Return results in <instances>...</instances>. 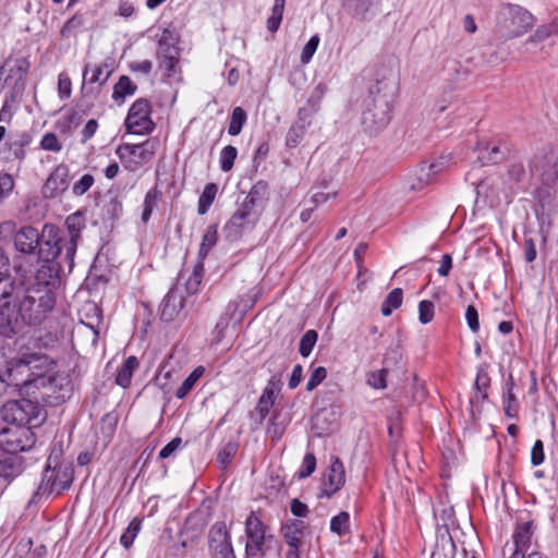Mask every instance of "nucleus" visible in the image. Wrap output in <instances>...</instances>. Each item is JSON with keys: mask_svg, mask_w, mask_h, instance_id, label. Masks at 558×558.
<instances>
[{"mask_svg": "<svg viewBox=\"0 0 558 558\" xmlns=\"http://www.w3.org/2000/svg\"><path fill=\"white\" fill-rule=\"evenodd\" d=\"M56 306V294L47 287H25L19 281L10 298L0 301V335L12 338L26 327L44 323Z\"/></svg>", "mask_w": 558, "mask_h": 558, "instance_id": "1", "label": "nucleus"}, {"mask_svg": "<svg viewBox=\"0 0 558 558\" xmlns=\"http://www.w3.org/2000/svg\"><path fill=\"white\" fill-rule=\"evenodd\" d=\"M386 88V84L377 82L369 88L368 98L365 100L362 126L369 134L383 131L391 120V97Z\"/></svg>", "mask_w": 558, "mask_h": 558, "instance_id": "2", "label": "nucleus"}, {"mask_svg": "<svg viewBox=\"0 0 558 558\" xmlns=\"http://www.w3.org/2000/svg\"><path fill=\"white\" fill-rule=\"evenodd\" d=\"M61 449H52L47 460V465L43 472L41 481L37 487L36 496H49L50 494H61L70 488L74 480V469L69 463L59 462Z\"/></svg>", "mask_w": 558, "mask_h": 558, "instance_id": "3", "label": "nucleus"}, {"mask_svg": "<svg viewBox=\"0 0 558 558\" xmlns=\"http://www.w3.org/2000/svg\"><path fill=\"white\" fill-rule=\"evenodd\" d=\"M534 23L533 14L519 4L505 3L496 13V31L510 39L526 34Z\"/></svg>", "mask_w": 558, "mask_h": 558, "instance_id": "4", "label": "nucleus"}, {"mask_svg": "<svg viewBox=\"0 0 558 558\" xmlns=\"http://www.w3.org/2000/svg\"><path fill=\"white\" fill-rule=\"evenodd\" d=\"M4 423L38 427L46 418L37 401L29 399L9 400L0 410Z\"/></svg>", "mask_w": 558, "mask_h": 558, "instance_id": "5", "label": "nucleus"}, {"mask_svg": "<svg viewBox=\"0 0 558 558\" xmlns=\"http://www.w3.org/2000/svg\"><path fill=\"white\" fill-rule=\"evenodd\" d=\"M159 146L160 141L150 137L141 144H121L117 147L116 154L126 170L135 172L153 160Z\"/></svg>", "mask_w": 558, "mask_h": 558, "instance_id": "6", "label": "nucleus"}, {"mask_svg": "<svg viewBox=\"0 0 558 558\" xmlns=\"http://www.w3.org/2000/svg\"><path fill=\"white\" fill-rule=\"evenodd\" d=\"M35 444L36 435L31 426L8 424L0 428V449L5 453L28 451Z\"/></svg>", "mask_w": 558, "mask_h": 558, "instance_id": "7", "label": "nucleus"}, {"mask_svg": "<svg viewBox=\"0 0 558 558\" xmlns=\"http://www.w3.org/2000/svg\"><path fill=\"white\" fill-rule=\"evenodd\" d=\"M244 525L246 536L245 557L254 558L258 555L264 556L266 542L271 541L274 537L269 533V527L254 511L247 515Z\"/></svg>", "mask_w": 558, "mask_h": 558, "instance_id": "8", "label": "nucleus"}, {"mask_svg": "<svg viewBox=\"0 0 558 558\" xmlns=\"http://www.w3.org/2000/svg\"><path fill=\"white\" fill-rule=\"evenodd\" d=\"M63 240L57 226L52 223L44 225L40 233V243L36 251L38 259L64 262L65 246L63 245Z\"/></svg>", "mask_w": 558, "mask_h": 558, "instance_id": "9", "label": "nucleus"}, {"mask_svg": "<svg viewBox=\"0 0 558 558\" xmlns=\"http://www.w3.org/2000/svg\"><path fill=\"white\" fill-rule=\"evenodd\" d=\"M150 113V102L145 98L136 99L130 107L125 118L124 124L126 131L136 135L150 134L155 129Z\"/></svg>", "mask_w": 558, "mask_h": 558, "instance_id": "10", "label": "nucleus"}, {"mask_svg": "<svg viewBox=\"0 0 558 558\" xmlns=\"http://www.w3.org/2000/svg\"><path fill=\"white\" fill-rule=\"evenodd\" d=\"M259 219L260 216L257 211L240 205L223 226L222 232L226 240L230 242L240 240L245 232L252 231L256 227Z\"/></svg>", "mask_w": 558, "mask_h": 558, "instance_id": "11", "label": "nucleus"}, {"mask_svg": "<svg viewBox=\"0 0 558 558\" xmlns=\"http://www.w3.org/2000/svg\"><path fill=\"white\" fill-rule=\"evenodd\" d=\"M208 548L211 558H236L231 534L225 522H216L208 532Z\"/></svg>", "mask_w": 558, "mask_h": 558, "instance_id": "12", "label": "nucleus"}, {"mask_svg": "<svg viewBox=\"0 0 558 558\" xmlns=\"http://www.w3.org/2000/svg\"><path fill=\"white\" fill-rule=\"evenodd\" d=\"M68 235L63 236V245L65 246L64 262L68 271L71 272L74 267V257L77 250V243L81 240L82 230L85 228L84 217L80 213L68 216L65 220Z\"/></svg>", "mask_w": 558, "mask_h": 558, "instance_id": "13", "label": "nucleus"}, {"mask_svg": "<svg viewBox=\"0 0 558 558\" xmlns=\"http://www.w3.org/2000/svg\"><path fill=\"white\" fill-rule=\"evenodd\" d=\"M70 185V169L65 163H59L43 185V195L45 198H56L63 194Z\"/></svg>", "mask_w": 558, "mask_h": 558, "instance_id": "14", "label": "nucleus"}, {"mask_svg": "<svg viewBox=\"0 0 558 558\" xmlns=\"http://www.w3.org/2000/svg\"><path fill=\"white\" fill-rule=\"evenodd\" d=\"M40 266L36 271V283L29 287H47L54 286L59 279L60 274L64 271V267L68 268L65 262L62 260H40Z\"/></svg>", "mask_w": 558, "mask_h": 558, "instance_id": "15", "label": "nucleus"}, {"mask_svg": "<svg viewBox=\"0 0 558 558\" xmlns=\"http://www.w3.org/2000/svg\"><path fill=\"white\" fill-rule=\"evenodd\" d=\"M281 390V379L280 376L274 375L269 378L266 387L264 388L258 402L256 404L255 411L259 416V422L262 423L269 414L270 409L275 404L276 396Z\"/></svg>", "mask_w": 558, "mask_h": 558, "instance_id": "16", "label": "nucleus"}, {"mask_svg": "<svg viewBox=\"0 0 558 558\" xmlns=\"http://www.w3.org/2000/svg\"><path fill=\"white\" fill-rule=\"evenodd\" d=\"M184 307L183 293L177 288H171L160 304V319L173 322L179 317Z\"/></svg>", "mask_w": 558, "mask_h": 558, "instance_id": "17", "label": "nucleus"}, {"mask_svg": "<svg viewBox=\"0 0 558 558\" xmlns=\"http://www.w3.org/2000/svg\"><path fill=\"white\" fill-rule=\"evenodd\" d=\"M14 247L23 254L36 253L40 243V233L34 227L26 226L19 229L13 238Z\"/></svg>", "mask_w": 558, "mask_h": 558, "instance_id": "18", "label": "nucleus"}, {"mask_svg": "<svg viewBox=\"0 0 558 558\" xmlns=\"http://www.w3.org/2000/svg\"><path fill=\"white\" fill-rule=\"evenodd\" d=\"M269 198V186L264 180L257 181L247 193L241 205L251 210L257 211L262 216L266 203Z\"/></svg>", "mask_w": 558, "mask_h": 558, "instance_id": "19", "label": "nucleus"}, {"mask_svg": "<svg viewBox=\"0 0 558 558\" xmlns=\"http://www.w3.org/2000/svg\"><path fill=\"white\" fill-rule=\"evenodd\" d=\"M345 483V471L342 461L337 457L333 459L328 474L326 475V481L324 483L325 488L323 490V496L331 497Z\"/></svg>", "mask_w": 558, "mask_h": 558, "instance_id": "20", "label": "nucleus"}, {"mask_svg": "<svg viewBox=\"0 0 558 558\" xmlns=\"http://www.w3.org/2000/svg\"><path fill=\"white\" fill-rule=\"evenodd\" d=\"M12 62L8 59L2 66H0V74H2L4 68ZM31 69V62L27 58L21 57L13 60V64L9 69V74L5 77V82L14 80V88L23 89L26 76Z\"/></svg>", "mask_w": 558, "mask_h": 558, "instance_id": "21", "label": "nucleus"}, {"mask_svg": "<svg viewBox=\"0 0 558 558\" xmlns=\"http://www.w3.org/2000/svg\"><path fill=\"white\" fill-rule=\"evenodd\" d=\"M180 41V35L173 27H165L157 39L158 49L156 58L166 54H180L178 44Z\"/></svg>", "mask_w": 558, "mask_h": 558, "instance_id": "22", "label": "nucleus"}, {"mask_svg": "<svg viewBox=\"0 0 558 558\" xmlns=\"http://www.w3.org/2000/svg\"><path fill=\"white\" fill-rule=\"evenodd\" d=\"M19 281L10 274V259L3 248L0 247V301L10 298Z\"/></svg>", "mask_w": 558, "mask_h": 558, "instance_id": "23", "label": "nucleus"}, {"mask_svg": "<svg viewBox=\"0 0 558 558\" xmlns=\"http://www.w3.org/2000/svg\"><path fill=\"white\" fill-rule=\"evenodd\" d=\"M111 73L112 70L106 62H101L94 65L86 64L83 70L82 88H84L86 84H99L100 86L106 84Z\"/></svg>", "mask_w": 558, "mask_h": 558, "instance_id": "24", "label": "nucleus"}, {"mask_svg": "<svg viewBox=\"0 0 558 558\" xmlns=\"http://www.w3.org/2000/svg\"><path fill=\"white\" fill-rule=\"evenodd\" d=\"M534 534V524L532 521L518 524L513 533L514 551L521 555H527L531 547L532 536Z\"/></svg>", "mask_w": 558, "mask_h": 558, "instance_id": "25", "label": "nucleus"}, {"mask_svg": "<svg viewBox=\"0 0 558 558\" xmlns=\"http://www.w3.org/2000/svg\"><path fill=\"white\" fill-rule=\"evenodd\" d=\"M305 529V522L299 519H290L282 525L281 532L289 547H300Z\"/></svg>", "mask_w": 558, "mask_h": 558, "instance_id": "26", "label": "nucleus"}, {"mask_svg": "<svg viewBox=\"0 0 558 558\" xmlns=\"http://www.w3.org/2000/svg\"><path fill=\"white\" fill-rule=\"evenodd\" d=\"M162 192L157 184L150 187L145 196L142 204L141 221L147 225L151 218L154 209L158 206L161 201Z\"/></svg>", "mask_w": 558, "mask_h": 558, "instance_id": "27", "label": "nucleus"}, {"mask_svg": "<svg viewBox=\"0 0 558 558\" xmlns=\"http://www.w3.org/2000/svg\"><path fill=\"white\" fill-rule=\"evenodd\" d=\"M138 359L134 355H130L118 369L116 384L122 388H129L131 386L133 373L138 368Z\"/></svg>", "mask_w": 558, "mask_h": 558, "instance_id": "28", "label": "nucleus"}, {"mask_svg": "<svg viewBox=\"0 0 558 558\" xmlns=\"http://www.w3.org/2000/svg\"><path fill=\"white\" fill-rule=\"evenodd\" d=\"M489 386H490V377H489L486 368L480 367L477 369L476 378H475L474 386H473V388L475 390V395L471 399V403H473L474 401L476 403H483L484 401H486L488 399L487 390H488Z\"/></svg>", "mask_w": 558, "mask_h": 558, "instance_id": "29", "label": "nucleus"}, {"mask_svg": "<svg viewBox=\"0 0 558 558\" xmlns=\"http://www.w3.org/2000/svg\"><path fill=\"white\" fill-rule=\"evenodd\" d=\"M32 142L33 136L29 132H21L14 140L7 143V145L14 159H17L21 163L26 157V147L29 146Z\"/></svg>", "mask_w": 558, "mask_h": 558, "instance_id": "30", "label": "nucleus"}, {"mask_svg": "<svg viewBox=\"0 0 558 558\" xmlns=\"http://www.w3.org/2000/svg\"><path fill=\"white\" fill-rule=\"evenodd\" d=\"M137 90V86L126 75L120 76L113 86L112 99L121 105L128 96H133Z\"/></svg>", "mask_w": 558, "mask_h": 558, "instance_id": "31", "label": "nucleus"}, {"mask_svg": "<svg viewBox=\"0 0 558 558\" xmlns=\"http://www.w3.org/2000/svg\"><path fill=\"white\" fill-rule=\"evenodd\" d=\"M21 473V461L16 454L0 453V477L13 478Z\"/></svg>", "mask_w": 558, "mask_h": 558, "instance_id": "32", "label": "nucleus"}, {"mask_svg": "<svg viewBox=\"0 0 558 558\" xmlns=\"http://www.w3.org/2000/svg\"><path fill=\"white\" fill-rule=\"evenodd\" d=\"M217 240H218V226L215 223V225H210L204 235H203V239H202V243L199 245V251H198V257L201 259H204L209 251L216 245L217 243Z\"/></svg>", "mask_w": 558, "mask_h": 558, "instance_id": "33", "label": "nucleus"}, {"mask_svg": "<svg viewBox=\"0 0 558 558\" xmlns=\"http://www.w3.org/2000/svg\"><path fill=\"white\" fill-rule=\"evenodd\" d=\"M217 191H218V187L215 183H208L205 185L203 193L201 194V196L198 198V204H197L198 215L203 216L209 210L211 204L215 201Z\"/></svg>", "mask_w": 558, "mask_h": 558, "instance_id": "34", "label": "nucleus"}, {"mask_svg": "<svg viewBox=\"0 0 558 558\" xmlns=\"http://www.w3.org/2000/svg\"><path fill=\"white\" fill-rule=\"evenodd\" d=\"M143 519L135 517L129 523L125 532L120 537V544L125 548L130 549L142 529Z\"/></svg>", "mask_w": 558, "mask_h": 558, "instance_id": "35", "label": "nucleus"}, {"mask_svg": "<svg viewBox=\"0 0 558 558\" xmlns=\"http://www.w3.org/2000/svg\"><path fill=\"white\" fill-rule=\"evenodd\" d=\"M205 368L203 366H197L192 371V373L183 380L181 386L175 391V397L178 399L185 398L190 391L193 389L196 381L204 375Z\"/></svg>", "mask_w": 558, "mask_h": 558, "instance_id": "36", "label": "nucleus"}, {"mask_svg": "<svg viewBox=\"0 0 558 558\" xmlns=\"http://www.w3.org/2000/svg\"><path fill=\"white\" fill-rule=\"evenodd\" d=\"M403 300V291L400 288H396L388 293L386 299L381 304L380 312L384 316L391 315L393 310H397L401 306Z\"/></svg>", "mask_w": 558, "mask_h": 558, "instance_id": "37", "label": "nucleus"}, {"mask_svg": "<svg viewBox=\"0 0 558 558\" xmlns=\"http://www.w3.org/2000/svg\"><path fill=\"white\" fill-rule=\"evenodd\" d=\"M247 114L242 107L233 108L228 126V133L236 136L241 133L243 125L246 123Z\"/></svg>", "mask_w": 558, "mask_h": 558, "instance_id": "38", "label": "nucleus"}, {"mask_svg": "<svg viewBox=\"0 0 558 558\" xmlns=\"http://www.w3.org/2000/svg\"><path fill=\"white\" fill-rule=\"evenodd\" d=\"M374 4V0H344V7L350 13L360 20H365L366 15Z\"/></svg>", "mask_w": 558, "mask_h": 558, "instance_id": "39", "label": "nucleus"}, {"mask_svg": "<svg viewBox=\"0 0 558 558\" xmlns=\"http://www.w3.org/2000/svg\"><path fill=\"white\" fill-rule=\"evenodd\" d=\"M286 0H275L271 8V14L267 20V29L270 33H276L281 24L283 17Z\"/></svg>", "mask_w": 558, "mask_h": 558, "instance_id": "40", "label": "nucleus"}, {"mask_svg": "<svg viewBox=\"0 0 558 558\" xmlns=\"http://www.w3.org/2000/svg\"><path fill=\"white\" fill-rule=\"evenodd\" d=\"M502 410L507 417L518 418L520 403L514 392L501 393Z\"/></svg>", "mask_w": 558, "mask_h": 558, "instance_id": "41", "label": "nucleus"}, {"mask_svg": "<svg viewBox=\"0 0 558 558\" xmlns=\"http://www.w3.org/2000/svg\"><path fill=\"white\" fill-rule=\"evenodd\" d=\"M350 530V514L341 511L330 520V531L339 536L345 535Z\"/></svg>", "mask_w": 558, "mask_h": 558, "instance_id": "42", "label": "nucleus"}, {"mask_svg": "<svg viewBox=\"0 0 558 558\" xmlns=\"http://www.w3.org/2000/svg\"><path fill=\"white\" fill-rule=\"evenodd\" d=\"M238 157V149L232 145L225 146L219 154V165L223 172H229Z\"/></svg>", "mask_w": 558, "mask_h": 558, "instance_id": "43", "label": "nucleus"}, {"mask_svg": "<svg viewBox=\"0 0 558 558\" xmlns=\"http://www.w3.org/2000/svg\"><path fill=\"white\" fill-rule=\"evenodd\" d=\"M180 54H166L157 57L159 69L165 71L167 77L177 73Z\"/></svg>", "mask_w": 558, "mask_h": 558, "instance_id": "44", "label": "nucleus"}, {"mask_svg": "<svg viewBox=\"0 0 558 558\" xmlns=\"http://www.w3.org/2000/svg\"><path fill=\"white\" fill-rule=\"evenodd\" d=\"M317 110L318 105L316 102H312V100H308L307 106L299 109L298 118L294 122L307 129L312 124V119Z\"/></svg>", "mask_w": 558, "mask_h": 558, "instance_id": "45", "label": "nucleus"}, {"mask_svg": "<svg viewBox=\"0 0 558 558\" xmlns=\"http://www.w3.org/2000/svg\"><path fill=\"white\" fill-rule=\"evenodd\" d=\"M318 339L317 331L310 329L307 330L300 340L299 351L303 357H307L316 344Z\"/></svg>", "mask_w": 558, "mask_h": 558, "instance_id": "46", "label": "nucleus"}, {"mask_svg": "<svg viewBox=\"0 0 558 558\" xmlns=\"http://www.w3.org/2000/svg\"><path fill=\"white\" fill-rule=\"evenodd\" d=\"M545 185H553L558 180V156L548 160L541 174Z\"/></svg>", "mask_w": 558, "mask_h": 558, "instance_id": "47", "label": "nucleus"}, {"mask_svg": "<svg viewBox=\"0 0 558 558\" xmlns=\"http://www.w3.org/2000/svg\"><path fill=\"white\" fill-rule=\"evenodd\" d=\"M305 132H306V128L294 122L290 126V129L286 135V145L290 148L296 147L301 143L302 138L304 137Z\"/></svg>", "mask_w": 558, "mask_h": 558, "instance_id": "48", "label": "nucleus"}, {"mask_svg": "<svg viewBox=\"0 0 558 558\" xmlns=\"http://www.w3.org/2000/svg\"><path fill=\"white\" fill-rule=\"evenodd\" d=\"M320 38L318 34L313 35L308 41L305 44V46L302 49L301 52V63L307 64L312 60L314 53L316 52L318 45H319Z\"/></svg>", "mask_w": 558, "mask_h": 558, "instance_id": "49", "label": "nucleus"}, {"mask_svg": "<svg viewBox=\"0 0 558 558\" xmlns=\"http://www.w3.org/2000/svg\"><path fill=\"white\" fill-rule=\"evenodd\" d=\"M95 183V178L90 173L83 174L80 180L74 182L72 193L75 196L84 195Z\"/></svg>", "mask_w": 558, "mask_h": 558, "instance_id": "50", "label": "nucleus"}, {"mask_svg": "<svg viewBox=\"0 0 558 558\" xmlns=\"http://www.w3.org/2000/svg\"><path fill=\"white\" fill-rule=\"evenodd\" d=\"M435 305L432 301L423 300L418 303V320L426 325L434 319Z\"/></svg>", "mask_w": 558, "mask_h": 558, "instance_id": "51", "label": "nucleus"}, {"mask_svg": "<svg viewBox=\"0 0 558 558\" xmlns=\"http://www.w3.org/2000/svg\"><path fill=\"white\" fill-rule=\"evenodd\" d=\"M238 451V445L235 442L226 444L218 452V462L223 469H226Z\"/></svg>", "mask_w": 558, "mask_h": 558, "instance_id": "52", "label": "nucleus"}, {"mask_svg": "<svg viewBox=\"0 0 558 558\" xmlns=\"http://www.w3.org/2000/svg\"><path fill=\"white\" fill-rule=\"evenodd\" d=\"M39 147L43 150L54 151V153H59L62 150V145H61L58 136L52 132L46 133L43 136V138L39 143Z\"/></svg>", "mask_w": 558, "mask_h": 558, "instance_id": "53", "label": "nucleus"}, {"mask_svg": "<svg viewBox=\"0 0 558 558\" xmlns=\"http://www.w3.org/2000/svg\"><path fill=\"white\" fill-rule=\"evenodd\" d=\"M83 25V20L80 16H72L62 26L60 35L62 38H70L75 36L76 31Z\"/></svg>", "mask_w": 558, "mask_h": 558, "instance_id": "54", "label": "nucleus"}, {"mask_svg": "<svg viewBox=\"0 0 558 558\" xmlns=\"http://www.w3.org/2000/svg\"><path fill=\"white\" fill-rule=\"evenodd\" d=\"M72 94V82L70 76L62 72L58 76V95L61 100L69 99Z\"/></svg>", "mask_w": 558, "mask_h": 558, "instance_id": "55", "label": "nucleus"}, {"mask_svg": "<svg viewBox=\"0 0 558 558\" xmlns=\"http://www.w3.org/2000/svg\"><path fill=\"white\" fill-rule=\"evenodd\" d=\"M387 374L388 371L386 368L372 372L367 375V384L375 389H384L387 386Z\"/></svg>", "mask_w": 558, "mask_h": 558, "instance_id": "56", "label": "nucleus"}, {"mask_svg": "<svg viewBox=\"0 0 558 558\" xmlns=\"http://www.w3.org/2000/svg\"><path fill=\"white\" fill-rule=\"evenodd\" d=\"M502 158V153L500 151V148L498 146H486L485 148L481 149L478 159L485 163V162H498Z\"/></svg>", "mask_w": 558, "mask_h": 558, "instance_id": "57", "label": "nucleus"}, {"mask_svg": "<svg viewBox=\"0 0 558 558\" xmlns=\"http://www.w3.org/2000/svg\"><path fill=\"white\" fill-rule=\"evenodd\" d=\"M327 377V369L323 366H318L312 371L308 381L306 384V390L312 391L319 386Z\"/></svg>", "mask_w": 558, "mask_h": 558, "instance_id": "58", "label": "nucleus"}, {"mask_svg": "<svg viewBox=\"0 0 558 558\" xmlns=\"http://www.w3.org/2000/svg\"><path fill=\"white\" fill-rule=\"evenodd\" d=\"M316 469V457L313 452H307L302 461V466L299 471V477L304 478L310 476Z\"/></svg>", "mask_w": 558, "mask_h": 558, "instance_id": "59", "label": "nucleus"}, {"mask_svg": "<svg viewBox=\"0 0 558 558\" xmlns=\"http://www.w3.org/2000/svg\"><path fill=\"white\" fill-rule=\"evenodd\" d=\"M553 34H555V33L553 32V27H550L549 24L541 25L536 28L534 34L527 38L526 44L544 41L545 39L550 37Z\"/></svg>", "mask_w": 558, "mask_h": 558, "instance_id": "60", "label": "nucleus"}, {"mask_svg": "<svg viewBox=\"0 0 558 558\" xmlns=\"http://www.w3.org/2000/svg\"><path fill=\"white\" fill-rule=\"evenodd\" d=\"M465 319L470 330L474 333L480 330L478 312L474 305H469L465 311Z\"/></svg>", "mask_w": 558, "mask_h": 558, "instance_id": "61", "label": "nucleus"}, {"mask_svg": "<svg viewBox=\"0 0 558 558\" xmlns=\"http://www.w3.org/2000/svg\"><path fill=\"white\" fill-rule=\"evenodd\" d=\"M544 444L541 439H537L531 450V463L534 466L541 465L544 462Z\"/></svg>", "mask_w": 558, "mask_h": 558, "instance_id": "62", "label": "nucleus"}, {"mask_svg": "<svg viewBox=\"0 0 558 558\" xmlns=\"http://www.w3.org/2000/svg\"><path fill=\"white\" fill-rule=\"evenodd\" d=\"M14 187L13 177L9 173L0 174V202L8 196Z\"/></svg>", "mask_w": 558, "mask_h": 558, "instance_id": "63", "label": "nucleus"}, {"mask_svg": "<svg viewBox=\"0 0 558 558\" xmlns=\"http://www.w3.org/2000/svg\"><path fill=\"white\" fill-rule=\"evenodd\" d=\"M181 445L182 439L180 437H174L159 451V458L167 459L171 457L181 447Z\"/></svg>", "mask_w": 558, "mask_h": 558, "instance_id": "64", "label": "nucleus"}]
</instances>
